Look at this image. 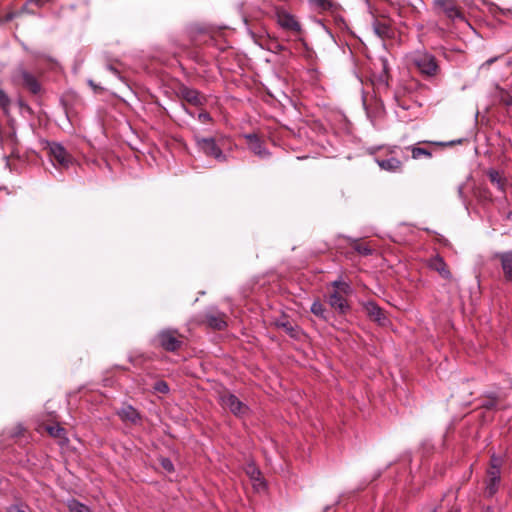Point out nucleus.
I'll return each mask as SVG.
<instances>
[{"instance_id":"obj_1","label":"nucleus","mask_w":512,"mask_h":512,"mask_svg":"<svg viewBox=\"0 0 512 512\" xmlns=\"http://www.w3.org/2000/svg\"><path fill=\"white\" fill-rule=\"evenodd\" d=\"M407 59L425 78H434L440 73L438 60L425 49L412 51Z\"/></svg>"},{"instance_id":"obj_2","label":"nucleus","mask_w":512,"mask_h":512,"mask_svg":"<svg viewBox=\"0 0 512 512\" xmlns=\"http://www.w3.org/2000/svg\"><path fill=\"white\" fill-rule=\"evenodd\" d=\"M193 140L197 151L206 158L213 159L218 163L228 161V155L223 151L221 143L215 137H205L196 133L193 135Z\"/></svg>"},{"instance_id":"obj_3","label":"nucleus","mask_w":512,"mask_h":512,"mask_svg":"<svg viewBox=\"0 0 512 512\" xmlns=\"http://www.w3.org/2000/svg\"><path fill=\"white\" fill-rule=\"evenodd\" d=\"M432 10L435 15L442 16L451 23L466 21L464 12L457 0H433Z\"/></svg>"},{"instance_id":"obj_4","label":"nucleus","mask_w":512,"mask_h":512,"mask_svg":"<svg viewBox=\"0 0 512 512\" xmlns=\"http://www.w3.org/2000/svg\"><path fill=\"white\" fill-rule=\"evenodd\" d=\"M153 342L164 351L174 353L182 348L184 336L177 329L165 328L156 334Z\"/></svg>"},{"instance_id":"obj_5","label":"nucleus","mask_w":512,"mask_h":512,"mask_svg":"<svg viewBox=\"0 0 512 512\" xmlns=\"http://www.w3.org/2000/svg\"><path fill=\"white\" fill-rule=\"evenodd\" d=\"M12 79L21 83L30 93L37 95L41 92V84L37 77L28 71L23 64H18L12 72Z\"/></svg>"},{"instance_id":"obj_6","label":"nucleus","mask_w":512,"mask_h":512,"mask_svg":"<svg viewBox=\"0 0 512 512\" xmlns=\"http://www.w3.org/2000/svg\"><path fill=\"white\" fill-rule=\"evenodd\" d=\"M221 405L228 409L231 413H233L237 417H242L248 414L249 407L244 404L239 398L232 393H223L220 395Z\"/></svg>"},{"instance_id":"obj_7","label":"nucleus","mask_w":512,"mask_h":512,"mask_svg":"<svg viewBox=\"0 0 512 512\" xmlns=\"http://www.w3.org/2000/svg\"><path fill=\"white\" fill-rule=\"evenodd\" d=\"M49 153L54 165L57 164L62 168H68L70 165L73 164V157L60 143H49Z\"/></svg>"},{"instance_id":"obj_8","label":"nucleus","mask_w":512,"mask_h":512,"mask_svg":"<svg viewBox=\"0 0 512 512\" xmlns=\"http://www.w3.org/2000/svg\"><path fill=\"white\" fill-rule=\"evenodd\" d=\"M344 295L340 291H333L327 297L330 307L341 315H345L350 310V305Z\"/></svg>"},{"instance_id":"obj_9","label":"nucleus","mask_w":512,"mask_h":512,"mask_svg":"<svg viewBox=\"0 0 512 512\" xmlns=\"http://www.w3.org/2000/svg\"><path fill=\"white\" fill-rule=\"evenodd\" d=\"M245 139L248 141L249 149L261 159H267L270 152L265 147L264 142L256 134H246Z\"/></svg>"},{"instance_id":"obj_10","label":"nucleus","mask_w":512,"mask_h":512,"mask_svg":"<svg viewBox=\"0 0 512 512\" xmlns=\"http://www.w3.org/2000/svg\"><path fill=\"white\" fill-rule=\"evenodd\" d=\"M179 95L194 106H202L205 103V97L202 96L199 91L187 86H181L179 88Z\"/></svg>"},{"instance_id":"obj_11","label":"nucleus","mask_w":512,"mask_h":512,"mask_svg":"<svg viewBox=\"0 0 512 512\" xmlns=\"http://www.w3.org/2000/svg\"><path fill=\"white\" fill-rule=\"evenodd\" d=\"M278 24L285 30L300 32L301 25L297 19L290 13L281 12L277 15Z\"/></svg>"},{"instance_id":"obj_12","label":"nucleus","mask_w":512,"mask_h":512,"mask_svg":"<svg viewBox=\"0 0 512 512\" xmlns=\"http://www.w3.org/2000/svg\"><path fill=\"white\" fill-rule=\"evenodd\" d=\"M364 309L369 316V318L380 325H385L387 322V317L385 316L383 310L373 301H369L364 305Z\"/></svg>"},{"instance_id":"obj_13","label":"nucleus","mask_w":512,"mask_h":512,"mask_svg":"<svg viewBox=\"0 0 512 512\" xmlns=\"http://www.w3.org/2000/svg\"><path fill=\"white\" fill-rule=\"evenodd\" d=\"M495 257L500 260L506 281L512 282V251L499 252Z\"/></svg>"},{"instance_id":"obj_14","label":"nucleus","mask_w":512,"mask_h":512,"mask_svg":"<svg viewBox=\"0 0 512 512\" xmlns=\"http://www.w3.org/2000/svg\"><path fill=\"white\" fill-rule=\"evenodd\" d=\"M277 328L283 329L291 338L299 339L301 335V329L299 326L292 324L286 316H282L275 321Z\"/></svg>"},{"instance_id":"obj_15","label":"nucleus","mask_w":512,"mask_h":512,"mask_svg":"<svg viewBox=\"0 0 512 512\" xmlns=\"http://www.w3.org/2000/svg\"><path fill=\"white\" fill-rule=\"evenodd\" d=\"M428 266L432 270L437 271L442 278H444V279H450L451 278V272L447 268V265H446L444 259L441 256H439V255L433 256L429 260Z\"/></svg>"},{"instance_id":"obj_16","label":"nucleus","mask_w":512,"mask_h":512,"mask_svg":"<svg viewBox=\"0 0 512 512\" xmlns=\"http://www.w3.org/2000/svg\"><path fill=\"white\" fill-rule=\"evenodd\" d=\"M375 161L382 170L387 172L397 173L402 170V162L395 157L386 159L376 158Z\"/></svg>"},{"instance_id":"obj_17","label":"nucleus","mask_w":512,"mask_h":512,"mask_svg":"<svg viewBox=\"0 0 512 512\" xmlns=\"http://www.w3.org/2000/svg\"><path fill=\"white\" fill-rule=\"evenodd\" d=\"M120 418L124 421H129L131 423H137L140 420L139 412L131 405L124 406L118 412Z\"/></svg>"},{"instance_id":"obj_18","label":"nucleus","mask_w":512,"mask_h":512,"mask_svg":"<svg viewBox=\"0 0 512 512\" xmlns=\"http://www.w3.org/2000/svg\"><path fill=\"white\" fill-rule=\"evenodd\" d=\"M374 33L380 38H388L392 34L391 26L386 21L375 20L372 23Z\"/></svg>"},{"instance_id":"obj_19","label":"nucleus","mask_w":512,"mask_h":512,"mask_svg":"<svg viewBox=\"0 0 512 512\" xmlns=\"http://www.w3.org/2000/svg\"><path fill=\"white\" fill-rule=\"evenodd\" d=\"M487 175L489 177V180L491 181V183H493L494 185H496V187L501 190V191H505V186H506V180L504 178L501 177L500 173L495 170V169H490L488 172H487Z\"/></svg>"},{"instance_id":"obj_20","label":"nucleus","mask_w":512,"mask_h":512,"mask_svg":"<svg viewBox=\"0 0 512 512\" xmlns=\"http://www.w3.org/2000/svg\"><path fill=\"white\" fill-rule=\"evenodd\" d=\"M310 311L317 317H319L322 320H329V313L324 307V305L319 301L315 300L310 308Z\"/></svg>"},{"instance_id":"obj_21","label":"nucleus","mask_w":512,"mask_h":512,"mask_svg":"<svg viewBox=\"0 0 512 512\" xmlns=\"http://www.w3.org/2000/svg\"><path fill=\"white\" fill-rule=\"evenodd\" d=\"M408 150L411 151V156L413 159L417 160L422 157L431 158L432 151L426 148L419 147L417 145H411L407 147Z\"/></svg>"},{"instance_id":"obj_22","label":"nucleus","mask_w":512,"mask_h":512,"mask_svg":"<svg viewBox=\"0 0 512 512\" xmlns=\"http://www.w3.org/2000/svg\"><path fill=\"white\" fill-rule=\"evenodd\" d=\"M206 320L209 326L214 329L221 330L226 326V322L222 315L207 314Z\"/></svg>"},{"instance_id":"obj_23","label":"nucleus","mask_w":512,"mask_h":512,"mask_svg":"<svg viewBox=\"0 0 512 512\" xmlns=\"http://www.w3.org/2000/svg\"><path fill=\"white\" fill-rule=\"evenodd\" d=\"M309 4L320 11L332 10L335 4L332 0H308Z\"/></svg>"},{"instance_id":"obj_24","label":"nucleus","mask_w":512,"mask_h":512,"mask_svg":"<svg viewBox=\"0 0 512 512\" xmlns=\"http://www.w3.org/2000/svg\"><path fill=\"white\" fill-rule=\"evenodd\" d=\"M68 508L70 512H92L88 506L75 499L68 502Z\"/></svg>"},{"instance_id":"obj_25","label":"nucleus","mask_w":512,"mask_h":512,"mask_svg":"<svg viewBox=\"0 0 512 512\" xmlns=\"http://www.w3.org/2000/svg\"><path fill=\"white\" fill-rule=\"evenodd\" d=\"M331 286L335 288L334 291H340L344 294H349L351 292V286L348 283L341 281L340 279L333 281Z\"/></svg>"},{"instance_id":"obj_26","label":"nucleus","mask_w":512,"mask_h":512,"mask_svg":"<svg viewBox=\"0 0 512 512\" xmlns=\"http://www.w3.org/2000/svg\"><path fill=\"white\" fill-rule=\"evenodd\" d=\"M500 479H501L500 476L489 477V481L487 484V491L490 496H492L493 494L496 493V491L498 489V485L500 483Z\"/></svg>"},{"instance_id":"obj_27","label":"nucleus","mask_w":512,"mask_h":512,"mask_svg":"<svg viewBox=\"0 0 512 512\" xmlns=\"http://www.w3.org/2000/svg\"><path fill=\"white\" fill-rule=\"evenodd\" d=\"M11 104V100L7 93L0 88V108L3 110L4 113H8L9 107Z\"/></svg>"},{"instance_id":"obj_28","label":"nucleus","mask_w":512,"mask_h":512,"mask_svg":"<svg viewBox=\"0 0 512 512\" xmlns=\"http://www.w3.org/2000/svg\"><path fill=\"white\" fill-rule=\"evenodd\" d=\"M497 396L494 393H491L487 396V399L483 401L482 407L487 410H493L497 407Z\"/></svg>"},{"instance_id":"obj_29","label":"nucleus","mask_w":512,"mask_h":512,"mask_svg":"<svg viewBox=\"0 0 512 512\" xmlns=\"http://www.w3.org/2000/svg\"><path fill=\"white\" fill-rule=\"evenodd\" d=\"M47 432L55 438H61L65 434L64 428H62L60 425H50L47 426Z\"/></svg>"},{"instance_id":"obj_30","label":"nucleus","mask_w":512,"mask_h":512,"mask_svg":"<svg viewBox=\"0 0 512 512\" xmlns=\"http://www.w3.org/2000/svg\"><path fill=\"white\" fill-rule=\"evenodd\" d=\"M353 248L356 252L364 256L371 255L373 252V250L368 245L358 242H355Z\"/></svg>"},{"instance_id":"obj_31","label":"nucleus","mask_w":512,"mask_h":512,"mask_svg":"<svg viewBox=\"0 0 512 512\" xmlns=\"http://www.w3.org/2000/svg\"><path fill=\"white\" fill-rule=\"evenodd\" d=\"M247 473H248V475L250 476V478L252 480L260 481L262 483V481H261V472H260V470L256 466L249 465L248 468H247Z\"/></svg>"},{"instance_id":"obj_32","label":"nucleus","mask_w":512,"mask_h":512,"mask_svg":"<svg viewBox=\"0 0 512 512\" xmlns=\"http://www.w3.org/2000/svg\"><path fill=\"white\" fill-rule=\"evenodd\" d=\"M160 464H161V467L166 471V472H173L174 471V465L172 463V461L167 458V457H162L160 459Z\"/></svg>"},{"instance_id":"obj_33","label":"nucleus","mask_w":512,"mask_h":512,"mask_svg":"<svg viewBox=\"0 0 512 512\" xmlns=\"http://www.w3.org/2000/svg\"><path fill=\"white\" fill-rule=\"evenodd\" d=\"M154 389L155 391L157 392H160V393H163V394H166L169 392V386L168 384L163 381V380H160V381H157L154 385Z\"/></svg>"},{"instance_id":"obj_34","label":"nucleus","mask_w":512,"mask_h":512,"mask_svg":"<svg viewBox=\"0 0 512 512\" xmlns=\"http://www.w3.org/2000/svg\"><path fill=\"white\" fill-rule=\"evenodd\" d=\"M485 4L488 8L489 13L492 14L494 17H497V15L499 14L500 7L493 2H485Z\"/></svg>"},{"instance_id":"obj_35","label":"nucleus","mask_w":512,"mask_h":512,"mask_svg":"<svg viewBox=\"0 0 512 512\" xmlns=\"http://www.w3.org/2000/svg\"><path fill=\"white\" fill-rule=\"evenodd\" d=\"M7 512H29V508L24 505L15 504V505H11L7 509Z\"/></svg>"},{"instance_id":"obj_36","label":"nucleus","mask_w":512,"mask_h":512,"mask_svg":"<svg viewBox=\"0 0 512 512\" xmlns=\"http://www.w3.org/2000/svg\"><path fill=\"white\" fill-rule=\"evenodd\" d=\"M198 120L202 123H208L212 121V117L208 112L203 111L198 114Z\"/></svg>"},{"instance_id":"obj_37","label":"nucleus","mask_w":512,"mask_h":512,"mask_svg":"<svg viewBox=\"0 0 512 512\" xmlns=\"http://www.w3.org/2000/svg\"><path fill=\"white\" fill-rule=\"evenodd\" d=\"M500 476L499 464H492L488 470V477Z\"/></svg>"},{"instance_id":"obj_38","label":"nucleus","mask_w":512,"mask_h":512,"mask_svg":"<svg viewBox=\"0 0 512 512\" xmlns=\"http://www.w3.org/2000/svg\"><path fill=\"white\" fill-rule=\"evenodd\" d=\"M424 143L438 145V146H452L454 144H461L462 140L451 141V142H428V141H425Z\"/></svg>"},{"instance_id":"obj_39","label":"nucleus","mask_w":512,"mask_h":512,"mask_svg":"<svg viewBox=\"0 0 512 512\" xmlns=\"http://www.w3.org/2000/svg\"><path fill=\"white\" fill-rule=\"evenodd\" d=\"M106 68L107 70H109L111 73H113L115 76H117L118 78H120V72L119 70L112 64H107L106 65Z\"/></svg>"},{"instance_id":"obj_40","label":"nucleus","mask_w":512,"mask_h":512,"mask_svg":"<svg viewBox=\"0 0 512 512\" xmlns=\"http://www.w3.org/2000/svg\"><path fill=\"white\" fill-rule=\"evenodd\" d=\"M498 60V57H492L488 60H486L482 65H481V68H489L490 65H492L494 62H496Z\"/></svg>"},{"instance_id":"obj_41","label":"nucleus","mask_w":512,"mask_h":512,"mask_svg":"<svg viewBox=\"0 0 512 512\" xmlns=\"http://www.w3.org/2000/svg\"><path fill=\"white\" fill-rule=\"evenodd\" d=\"M511 13H512L511 9H509V8H501L500 7V10H499V14L500 15L508 17L509 15H511Z\"/></svg>"},{"instance_id":"obj_42","label":"nucleus","mask_w":512,"mask_h":512,"mask_svg":"<svg viewBox=\"0 0 512 512\" xmlns=\"http://www.w3.org/2000/svg\"><path fill=\"white\" fill-rule=\"evenodd\" d=\"M492 464H499V467L501 466V460L500 458L496 457L495 455H493L491 457V465Z\"/></svg>"},{"instance_id":"obj_43","label":"nucleus","mask_w":512,"mask_h":512,"mask_svg":"<svg viewBox=\"0 0 512 512\" xmlns=\"http://www.w3.org/2000/svg\"><path fill=\"white\" fill-rule=\"evenodd\" d=\"M275 48L277 49V51H285L286 50V47L281 44H277L275 46Z\"/></svg>"},{"instance_id":"obj_44","label":"nucleus","mask_w":512,"mask_h":512,"mask_svg":"<svg viewBox=\"0 0 512 512\" xmlns=\"http://www.w3.org/2000/svg\"><path fill=\"white\" fill-rule=\"evenodd\" d=\"M482 512H494V510L491 507H485Z\"/></svg>"},{"instance_id":"obj_45","label":"nucleus","mask_w":512,"mask_h":512,"mask_svg":"<svg viewBox=\"0 0 512 512\" xmlns=\"http://www.w3.org/2000/svg\"><path fill=\"white\" fill-rule=\"evenodd\" d=\"M32 54H33V56H35L36 58H42V57H44V55L39 54V53H36V52H33Z\"/></svg>"},{"instance_id":"obj_46","label":"nucleus","mask_w":512,"mask_h":512,"mask_svg":"<svg viewBox=\"0 0 512 512\" xmlns=\"http://www.w3.org/2000/svg\"><path fill=\"white\" fill-rule=\"evenodd\" d=\"M449 512H460L459 508H452L449 510Z\"/></svg>"},{"instance_id":"obj_47","label":"nucleus","mask_w":512,"mask_h":512,"mask_svg":"<svg viewBox=\"0 0 512 512\" xmlns=\"http://www.w3.org/2000/svg\"><path fill=\"white\" fill-rule=\"evenodd\" d=\"M89 85H90V86H92V87H94V88L96 87V86L94 85V83H93L91 80L89 81Z\"/></svg>"},{"instance_id":"obj_48","label":"nucleus","mask_w":512,"mask_h":512,"mask_svg":"<svg viewBox=\"0 0 512 512\" xmlns=\"http://www.w3.org/2000/svg\"><path fill=\"white\" fill-rule=\"evenodd\" d=\"M428 512H436V508H432Z\"/></svg>"},{"instance_id":"obj_49","label":"nucleus","mask_w":512,"mask_h":512,"mask_svg":"<svg viewBox=\"0 0 512 512\" xmlns=\"http://www.w3.org/2000/svg\"><path fill=\"white\" fill-rule=\"evenodd\" d=\"M508 105L512 104V98L507 102Z\"/></svg>"},{"instance_id":"obj_50","label":"nucleus","mask_w":512,"mask_h":512,"mask_svg":"<svg viewBox=\"0 0 512 512\" xmlns=\"http://www.w3.org/2000/svg\"><path fill=\"white\" fill-rule=\"evenodd\" d=\"M7 19H8V20H11V19H12V15H9V16L7 17Z\"/></svg>"}]
</instances>
